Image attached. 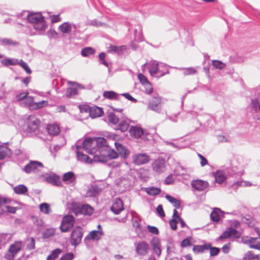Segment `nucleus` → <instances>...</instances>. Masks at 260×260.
<instances>
[{
    "mask_svg": "<svg viewBox=\"0 0 260 260\" xmlns=\"http://www.w3.org/2000/svg\"><path fill=\"white\" fill-rule=\"evenodd\" d=\"M117 95L116 93L112 91H106L103 93V96L105 98L110 100L117 98Z\"/></svg>",
    "mask_w": 260,
    "mask_h": 260,
    "instance_id": "de8ad7c7",
    "label": "nucleus"
},
{
    "mask_svg": "<svg viewBox=\"0 0 260 260\" xmlns=\"http://www.w3.org/2000/svg\"><path fill=\"white\" fill-rule=\"evenodd\" d=\"M118 156V153L114 150L109 149L106 145L101 153L94 155L93 159L94 161L106 162L108 158L115 159Z\"/></svg>",
    "mask_w": 260,
    "mask_h": 260,
    "instance_id": "39448f33",
    "label": "nucleus"
},
{
    "mask_svg": "<svg viewBox=\"0 0 260 260\" xmlns=\"http://www.w3.org/2000/svg\"><path fill=\"white\" fill-rule=\"evenodd\" d=\"M178 220L176 219H172L170 220L169 222L171 228L173 230H176L177 228V224L178 223Z\"/></svg>",
    "mask_w": 260,
    "mask_h": 260,
    "instance_id": "338daca9",
    "label": "nucleus"
},
{
    "mask_svg": "<svg viewBox=\"0 0 260 260\" xmlns=\"http://www.w3.org/2000/svg\"><path fill=\"white\" fill-rule=\"evenodd\" d=\"M144 86L145 89V92L147 94H150L153 91V88L151 83L148 82Z\"/></svg>",
    "mask_w": 260,
    "mask_h": 260,
    "instance_id": "4d7b16f0",
    "label": "nucleus"
},
{
    "mask_svg": "<svg viewBox=\"0 0 260 260\" xmlns=\"http://www.w3.org/2000/svg\"><path fill=\"white\" fill-rule=\"evenodd\" d=\"M214 177L215 181L219 184L224 182L226 179L224 173L221 171H217L214 174Z\"/></svg>",
    "mask_w": 260,
    "mask_h": 260,
    "instance_id": "2f4dec72",
    "label": "nucleus"
},
{
    "mask_svg": "<svg viewBox=\"0 0 260 260\" xmlns=\"http://www.w3.org/2000/svg\"><path fill=\"white\" fill-rule=\"evenodd\" d=\"M82 145L89 154H99L106 146V140L102 137L87 138L82 142Z\"/></svg>",
    "mask_w": 260,
    "mask_h": 260,
    "instance_id": "f257e3e1",
    "label": "nucleus"
},
{
    "mask_svg": "<svg viewBox=\"0 0 260 260\" xmlns=\"http://www.w3.org/2000/svg\"><path fill=\"white\" fill-rule=\"evenodd\" d=\"M250 106L255 112L260 111V98L256 97L252 99Z\"/></svg>",
    "mask_w": 260,
    "mask_h": 260,
    "instance_id": "7c9ffc66",
    "label": "nucleus"
},
{
    "mask_svg": "<svg viewBox=\"0 0 260 260\" xmlns=\"http://www.w3.org/2000/svg\"><path fill=\"white\" fill-rule=\"evenodd\" d=\"M240 236L241 233L240 232L233 228H229L219 236V239H222L229 237L238 238L240 237Z\"/></svg>",
    "mask_w": 260,
    "mask_h": 260,
    "instance_id": "4468645a",
    "label": "nucleus"
},
{
    "mask_svg": "<svg viewBox=\"0 0 260 260\" xmlns=\"http://www.w3.org/2000/svg\"><path fill=\"white\" fill-rule=\"evenodd\" d=\"M129 127V124L126 120L121 121L118 124L117 129L121 131V132H124L126 131Z\"/></svg>",
    "mask_w": 260,
    "mask_h": 260,
    "instance_id": "49530a36",
    "label": "nucleus"
},
{
    "mask_svg": "<svg viewBox=\"0 0 260 260\" xmlns=\"http://www.w3.org/2000/svg\"><path fill=\"white\" fill-rule=\"evenodd\" d=\"M40 211L44 214H49L51 212V209L49 204L43 203L39 206Z\"/></svg>",
    "mask_w": 260,
    "mask_h": 260,
    "instance_id": "58836bf2",
    "label": "nucleus"
},
{
    "mask_svg": "<svg viewBox=\"0 0 260 260\" xmlns=\"http://www.w3.org/2000/svg\"><path fill=\"white\" fill-rule=\"evenodd\" d=\"M165 197L176 208H180V202L178 200L168 194L166 195Z\"/></svg>",
    "mask_w": 260,
    "mask_h": 260,
    "instance_id": "ea45409f",
    "label": "nucleus"
},
{
    "mask_svg": "<svg viewBox=\"0 0 260 260\" xmlns=\"http://www.w3.org/2000/svg\"><path fill=\"white\" fill-rule=\"evenodd\" d=\"M191 184L196 190L200 191H203L209 186L208 182L202 180H193Z\"/></svg>",
    "mask_w": 260,
    "mask_h": 260,
    "instance_id": "dca6fc26",
    "label": "nucleus"
},
{
    "mask_svg": "<svg viewBox=\"0 0 260 260\" xmlns=\"http://www.w3.org/2000/svg\"><path fill=\"white\" fill-rule=\"evenodd\" d=\"M48 102L46 101H42L39 102L34 103L32 109H38L47 106Z\"/></svg>",
    "mask_w": 260,
    "mask_h": 260,
    "instance_id": "3c124183",
    "label": "nucleus"
},
{
    "mask_svg": "<svg viewBox=\"0 0 260 260\" xmlns=\"http://www.w3.org/2000/svg\"><path fill=\"white\" fill-rule=\"evenodd\" d=\"M74 224V217L72 215H67L62 218L59 228L62 232H67L73 227Z\"/></svg>",
    "mask_w": 260,
    "mask_h": 260,
    "instance_id": "6e6552de",
    "label": "nucleus"
},
{
    "mask_svg": "<svg viewBox=\"0 0 260 260\" xmlns=\"http://www.w3.org/2000/svg\"><path fill=\"white\" fill-rule=\"evenodd\" d=\"M149 249V245L145 241L139 242L136 246V251L140 255H146L148 253Z\"/></svg>",
    "mask_w": 260,
    "mask_h": 260,
    "instance_id": "f8f14e48",
    "label": "nucleus"
},
{
    "mask_svg": "<svg viewBox=\"0 0 260 260\" xmlns=\"http://www.w3.org/2000/svg\"><path fill=\"white\" fill-rule=\"evenodd\" d=\"M47 129L50 135H57L60 133V127L58 124L55 123L48 124Z\"/></svg>",
    "mask_w": 260,
    "mask_h": 260,
    "instance_id": "bb28decb",
    "label": "nucleus"
},
{
    "mask_svg": "<svg viewBox=\"0 0 260 260\" xmlns=\"http://www.w3.org/2000/svg\"><path fill=\"white\" fill-rule=\"evenodd\" d=\"M81 146L80 145H76V154L78 160L85 164L91 163L92 159H90L87 155L84 154L82 152H81Z\"/></svg>",
    "mask_w": 260,
    "mask_h": 260,
    "instance_id": "f3484780",
    "label": "nucleus"
},
{
    "mask_svg": "<svg viewBox=\"0 0 260 260\" xmlns=\"http://www.w3.org/2000/svg\"><path fill=\"white\" fill-rule=\"evenodd\" d=\"M166 163L164 159L156 160L152 164L153 170L157 173H161L165 170Z\"/></svg>",
    "mask_w": 260,
    "mask_h": 260,
    "instance_id": "aec40b11",
    "label": "nucleus"
},
{
    "mask_svg": "<svg viewBox=\"0 0 260 260\" xmlns=\"http://www.w3.org/2000/svg\"><path fill=\"white\" fill-rule=\"evenodd\" d=\"M0 151L3 153L5 157H10L12 155L11 150L6 146L1 147L0 148Z\"/></svg>",
    "mask_w": 260,
    "mask_h": 260,
    "instance_id": "603ef678",
    "label": "nucleus"
},
{
    "mask_svg": "<svg viewBox=\"0 0 260 260\" xmlns=\"http://www.w3.org/2000/svg\"><path fill=\"white\" fill-rule=\"evenodd\" d=\"M146 66H147L151 76L159 78L169 74V69L167 66L163 63H159L155 60L145 63L142 66V70L143 72L145 71Z\"/></svg>",
    "mask_w": 260,
    "mask_h": 260,
    "instance_id": "f03ea898",
    "label": "nucleus"
},
{
    "mask_svg": "<svg viewBox=\"0 0 260 260\" xmlns=\"http://www.w3.org/2000/svg\"><path fill=\"white\" fill-rule=\"evenodd\" d=\"M161 100L159 96H154L149 102L148 108L157 113H160L161 111Z\"/></svg>",
    "mask_w": 260,
    "mask_h": 260,
    "instance_id": "9b49d317",
    "label": "nucleus"
},
{
    "mask_svg": "<svg viewBox=\"0 0 260 260\" xmlns=\"http://www.w3.org/2000/svg\"><path fill=\"white\" fill-rule=\"evenodd\" d=\"M23 14L26 15L27 21L34 24L35 29L37 30L45 29L46 24L44 17L40 13H29L28 11H25Z\"/></svg>",
    "mask_w": 260,
    "mask_h": 260,
    "instance_id": "7ed1b4c3",
    "label": "nucleus"
},
{
    "mask_svg": "<svg viewBox=\"0 0 260 260\" xmlns=\"http://www.w3.org/2000/svg\"><path fill=\"white\" fill-rule=\"evenodd\" d=\"M138 78L140 80V82L144 85L149 82L147 78L142 74H139L138 75Z\"/></svg>",
    "mask_w": 260,
    "mask_h": 260,
    "instance_id": "bf43d9fd",
    "label": "nucleus"
},
{
    "mask_svg": "<svg viewBox=\"0 0 260 260\" xmlns=\"http://www.w3.org/2000/svg\"><path fill=\"white\" fill-rule=\"evenodd\" d=\"M151 245L154 253L158 256H159L161 254V250L159 240L157 238H154L151 242Z\"/></svg>",
    "mask_w": 260,
    "mask_h": 260,
    "instance_id": "cd10ccee",
    "label": "nucleus"
},
{
    "mask_svg": "<svg viewBox=\"0 0 260 260\" xmlns=\"http://www.w3.org/2000/svg\"><path fill=\"white\" fill-rule=\"evenodd\" d=\"M246 243L249 244L250 248L260 250V242L257 238H250Z\"/></svg>",
    "mask_w": 260,
    "mask_h": 260,
    "instance_id": "c756f323",
    "label": "nucleus"
},
{
    "mask_svg": "<svg viewBox=\"0 0 260 260\" xmlns=\"http://www.w3.org/2000/svg\"><path fill=\"white\" fill-rule=\"evenodd\" d=\"M43 164L39 161L30 160L23 168V171L27 174L37 173L40 171V168H43Z\"/></svg>",
    "mask_w": 260,
    "mask_h": 260,
    "instance_id": "0eeeda50",
    "label": "nucleus"
},
{
    "mask_svg": "<svg viewBox=\"0 0 260 260\" xmlns=\"http://www.w3.org/2000/svg\"><path fill=\"white\" fill-rule=\"evenodd\" d=\"M221 211L219 209H215L210 214V217L214 221H218L220 218Z\"/></svg>",
    "mask_w": 260,
    "mask_h": 260,
    "instance_id": "e433bc0d",
    "label": "nucleus"
},
{
    "mask_svg": "<svg viewBox=\"0 0 260 260\" xmlns=\"http://www.w3.org/2000/svg\"><path fill=\"white\" fill-rule=\"evenodd\" d=\"M115 145L117 151L121 157L126 158L128 156L129 151L125 147L117 142H115Z\"/></svg>",
    "mask_w": 260,
    "mask_h": 260,
    "instance_id": "4be33fe9",
    "label": "nucleus"
},
{
    "mask_svg": "<svg viewBox=\"0 0 260 260\" xmlns=\"http://www.w3.org/2000/svg\"><path fill=\"white\" fill-rule=\"evenodd\" d=\"M61 250L59 249L54 250L51 254H50L47 259V260H55L58 257L59 254L60 253Z\"/></svg>",
    "mask_w": 260,
    "mask_h": 260,
    "instance_id": "c03bdc74",
    "label": "nucleus"
},
{
    "mask_svg": "<svg viewBox=\"0 0 260 260\" xmlns=\"http://www.w3.org/2000/svg\"><path fill=\"white\" fill-rule=\"evenodd\" d=\"M255 255L251 251H248L245 254L244 260H255Z\"/></svg>",
    "mask_w": 260,
    "mask_h": 260,
    "instance_id": "052dcab7",
    "label": "nucleus"
},
{
    "mask_svg": "<svg viewBox=\"0 0 260 260\" xmlns=\"http://www.w3.org/2000/svg\"><path fill=\"white\" fill-rule=\"evenodd\" d=\"M98 230L90 232L86 236V239L88 240H98L104 235V233L102 230L101 225L99 224L98 226Z\"/></svg>",
    "mask_w": 260,
    "mask_h": 260,
    "instance_id": "2eb2a0df",
    "label": "nucleus"
},
{
    "mask_svg": "<svg viewBox=\"0 0 260 260\" xmlns=\"http://www.w3.org/2000/svg\"><path fill=\"white\" fill-rule=\"evenodd\" d=\"M196 73V70L193 68H186L184 70V74L186 75L194 74Z\"/></svg>",
    "mask_w": 260,
    "mask_h": 260,
    "instance_id": "0e129e2a",
    "label": "nucleus"
},
{
    "mask_svg": "<svg viewBox=\"0 0 260 260\" xmlns=\"http://www.w3.org/2000/svg\"><path fill=\"white\" fill-rule=\"evenodd\" d=\"M76 180V177L73 172L65 173L62 177V180L67 183H73Z\"/></svg>",
    "mask_w": 260,
    "mask_h": 260,
    "instance_id": "c85d7f7f",
    "label": "nucleus"
},
{
    "mask_svg": "<svg viewBox=\"0 0 260 260\" xmlns=\"http://www.w3.org/2000/svg\"><path fill=\"white\" fill-rule=\"evenodd\" d=\"M149 160V156L144 153L137 154L133 157V161L136 165L146 164Z\"/></svg>",
    "mask_w": 260,
    "mask_h": 260,
    "instance_id": "ddd939ff",
    "label": "nucleus"
},
{
    "mask_svg": "<svg viewBox=\"0 0 260 260\" xmlns=\"http://www.w3.org/2000/svg\"><path fill=\"white\" fill-rule=\"evenodd\" d=\"M24 128L27 133L32 135L38 130L40 121L34 115H29L24 118Z\"/></svg>",
    "mask_w": 260,
    "mask_h": 260,
    "instance_id": "20e7f679",
    "label": "nucleus"
},
{
    "mask_svg": "<svg viewBox=\"0 0 260 260\" xmlns=\"http://www.w3.org/2000/svg\"><path fill=\"white\" fill-rule=\"evenodd\" d=\"M27 74H30L31 73V70L29 68L27 64L23 61L22 60L18 61V63Z\"/></svg>",
    "mask_w": 260,
    "mask_h": 260,
    "instance_id": "864d4df0",
    "label": "nucleus"
},
{
    "mask_svg": "<svg viewBox=\"0 0 260 260\" xmlns=\"http://www.w3.org/2000/svg\"><path fill=\"white\" fill-rule=\"evenodd\" d=\"M147 229L150 233L153 234L158 235L159 233L158 229L155 226L148 225Z\"/></svg>",
    "mask_w": 260,
    "mask_h": 260,
    "instance_id": "e2e57ef3",
    "label": "nucleus"
},
{
    "mask_svg": "<svg viewBox=\"0 0 260 260\" xmlns=\"http://www.w3.org/2000/svg\"><path fill=\"white\" fill-rule=\"evenodd\" d=\"M7 234H0V248L8 242Z\"/></svg>",
    "mask_w": 260,
    "mask_h": 260,
    "instance_id": "13d9d810",
    "label": "nucleus"
},
{
    "mask_svg": "<svg viewBox=\"0 0 260 260\" xmlns=\"http://www.w3.org/2000/svg\"><path fill=\"white\" fill-rule=\"evenodd\" d=\"M108 119L110 123L116 124L119 121L118 117L113 113H110L108 116Z\"/></svg>",
    "mask_w": 260,
    "mask_h": 260,
    "instance_id": "a18cd8bd",
    "label": "nucleus"
},
{
    "mask_svg": "<svg viewBox=\"0 0 260 260\" xmlns=\"http://www.w3.org/2000/svg\"><path fill=\"white\" fill-rule=\"evenodd\" d=\"M28 243L26 245L27 249L29 250L34 249L35 248V240L34 238L27 239Z\"/></svg>",
    "mask_w": 260,
    "mask_h": 260,
    "instance_id": "5fc2aeb1",
    "label": "nucleus"
},
{
    "mask_svg": "<svg viewBox=\"0 0 260 260\" xmlns=\"http://www.w3.org/2000/svg\"><path fill=\"white\" fill-rule=\"evenodd\" d=\"M186 172L185 168L181 166L178 165L176 167L174 173L176 176H181L185 174Z\"/></svg>",
    "mask_w": 260,
    "mask_h": 260,
    "instance_id": "09e8293b",
    "label": "nucleus"
},
{
    "mask_svg": "<svg viewBox=\"0 0 260 260\" xmlns=\"http://www.w3.org/2000/svg\"><path fill=\"white\" fill-rule=\"evenodd\" d=\"M135 181V177L131 175L126 178H122L120 184L123 186L126 189H129L134 185Z\"/></svg>",
    "mask_w": 260,
    "mask_h": 260,
    "instance_id": "6ab92c4d",
    "label": "nucleus"
},
{
    "mask_svg": "<svg viewBox=\"0 0 260 260\" xmlns=\"http://www.w3.org/2000/svg\"><path fill=\"white\" fill-rule=\"evenodd\" d=\"M210 247V243L205 244L202 245H195L193 247V251L196 253L204 252L205 250H208Z\"/></svg>",
    "mask_w": 260,
    "mask_h": 260,
    "instance_id": "72a5a7b5",
    "label": "nucleus"
},
{
    "mask_svg": "<svg viewBox=\"0 0 260 260\" xmlns=\"http://www.w3.org/2000/svg\"><path fill=\"white\" fill-rule=\"evenodd\" d=\"M103 114L102 109L96 106L91 107L89 110V116L92 118L100 117Z\"/></svg>",
    "mask_w": 260,
    "mask_h": 260,
    "instance_id": "a878e982",
    "label": "nucleus"
},
{
    "mask_svg": "<svg viewBox=\"0 0 260 260\" xmlns=\"http://www.w3.org/2000/svg\"><path fill=\"white\" fill-rule=\"evenodd\" d=\"M123 202L119 198H116L114 200L113 203L111 207V211L115 214H119L123 210Z\"/></svg>",
    "mask_w": 260,
    "mask_h": 260,
    "instance_id": "a211bd4d",
    "label": "nucleus"
},
{
    "mask_svg": "<svg viewBox=\"0 0 260 260\" xmlns=\"http://www.w3.org/2000/svg\"><path fill=\"white\" fill-rule=\"evenodd\" d=\"M83 237L82 229L80 226L76 227L71 236V243L73 246L78 245L81 241Z\"/></svg>",
    "mask_w": 260,
    "mask_h": 260,
    "instance_id": "1a4fd4ad",
    "label": "nucleus"
},
{
    "mask_svg": "<svg viewBox=\"0 0 260 260\" xmlns=\"http://www.w3.org/2000/svg\"><path fill=\"white\" fill-rule=\"evenodd\" d=\"M132 223L133 226L137 229L139 230L140 229V221L138 218L137 217H133L132 219Z\"/></svg>",
    "mask_w": 260,
    "mask_h": 260,
    "instance_id": "69168bd1",
    "label": "nucleus"
},
{
    "mask_svg": "<svg viewBox=\"0 0 260 260\" xmlns=\"http://www.w3.org/2000/svg\"><path fill=\"white\" fill-rule=\"evenodd\" d=\"M210 250V253L211 256H215L218 254L219 252V249L217 247H212L211 244H210V247L208 249Z\"/></svg>",
    "mask_w": 260,
    "mask_h": 260,
    "instance_id": "680f3d73",
    "label": "nucleus"
},
{
    "mask_svg": "<svg viewBox=\"0 0 260 260\" xmlns=\"http://www.w3.org/2000/svg\"><path fill=\"white\" fill-rule=\"evenodd\" d=\"M68 83L71 87L68 88L66 91V96L68 98H71L78 94V90L83 89L84 86L77 82L73 81H68Z\"/></svg>",
    "mask_w": 260,
    "mask_h": 260,
    "instance_id": "9d476101",
    "label": "nucleus"
},
{
    "mask_svg": "<svg viewBox=\"0 0 260 260\" xmlns=\"http://www.w3.org/2000/svg\"><path fill=\"white\" fill-rule=\"evenodd\" d=\"M0 43L4 46H16L18 45V42L8 38H3L0 40Z\"/></svg>",
    "mask_w": 260,
    "mask_h": 260,
    "instance_id": "4c0bfd02",
    "label": "nucleus"
},
{
    "mask_svg": "<svg viewBox=\"0 0 260 260\" xmlns=\"http://www.w3.org/2000/svg\"><path fill=\"white\" fill-rule=\"evenodd\" d=\"M93 211L92 207L87 204L82 205L79 209L80 212L84 215H90Z\"/></svg>",
    "mask_w": 260,
    "mask_h": 260,
    "instance_id": "c9c22d12",
    "label": "nucleus"
},
{
    "mask_svg": "<svg viewBox=\"0 0 260 260\" xmlns=\"http://www.w3.org/2000/svg\"><path fill=\"white\" fill-rule=\"evenodd\" d=\"M126 50V46L125 45L116 46L110 45L108 48V51L109 52H114L118 55L122 54L124 51Z\"/></svg>",
    "mask_w": 260,
    "mask_h": 260,
    "instance_id": "393cba45",
    "label": "nucleus"
},
{
    "mask_svg": "<svg viewBox=\"0 0 260 260\" xmlns=\"http://www.w3.org/2000/svg\"><path fill=\"white\" fill-rule=\"evenodd\" d=\"M45 180L48 183L56 186H60L61 184L59 177L55 174L47 175L45 176Z\"/></svg>",
    "mask_w": 260,
    "mask_h": 260,
    "instance_id": "412c9836",
    "label": "nucleus"
},
{
    "mask_svg": "<svg viewBox=\"0 0 260 260\" xmlns=\"http://www.w3.org/2000/svg\"><path fill=\"white\" fill-rule=\"evenodd\" d=\"M146 191L150 196H155L159 194L161 190L158 187H150L146 188Z\"/></svg>",
    "mask_w": 260,
    "mask_h": 260,
    "instance_id": "a19ab883",
    "label": "nucleus"
},
{
    "mask_svg": "<svg viewBox=\"0 0 260 260\" xmlns=\"http://www.w3.org/2000/svg\"><path fill=\"white\" fill-rule=\"evenodd\" d=\"M95 53L94 50L91 47H86L82 49L81 54L83 56H88L93 54Z\"/></svg>",
    "mask_w": 260,
    "mask_h": 260,
    "instance_id": "37998d69",
    "label": "nucleus"
},
{
    "mask_svg": "<svg viewBox=\"0 0 260 260\" xmlns=\"http://www.w3.org/2000/svg\"><path fill=\"white\" fill-rule=\"evenodd\" d=\"M100 191V189L97 186H91L87 190L86 196L89 197L96 196Z\"/></svg>",
    "mask_w": 260,
    "mask_h": 260,
    "instance_id": "473e14b6",
    "label": "nucleus"
},
{
    "mask_svg": "<svg viewBox=\"0 0 260 260\" xmlns=\"http://www.w3.org/2000/svg\"><path fill=\"white\" fill-rule=\"evenodd\" d=\"M74 255L72 253H68L64 255L60 260H72Z\"/></svg>",
    "mask_w": 260,
    "mask_h": 260,
    "instance_id": "774afa93",
    "label": "nucleus"
},
{
    "mask_svg": "<svg viewBox=\"0 0 260 260\" xmlns=\"http://www.w3.org/2000/svg\"><path fill=\"white\" fill-rule=\"evenodd\" d=\"M22 247V242L18 241L10 246L8 252L5 254V257L8 260H13L16 254L21 250Z\"/></svg>",
    "mask_w": 260,
    "mask_h": 260,
    "instance_id": "423d86ee",
    "label": "nucleus"
},
{
    "mask_svg": "<svg viewBox=\"0 0 260 260\" xmlns=\"http://www.w3.org/2000/svg\"><path fill=\"white\" fill-rule=\"evenodd\" d=\"M55 234V230L53 229L46 230L44 233V237L46 238L53 236Z\"/></svg>",
    "mask_w": 260,
    "mask_h": 260,
    "instance_id": "6e6d98bb",
    "label": "nucleus"
},
{
    "mask_svg": "<svg viewBox=\"0 0 260 260\" xmlns=\"http://www.w3.org/2000/svg\"><path fill=\"white\" fill-rule=\"evenodd\" d=\"M130 135L136 138H140L144 134L143 129L139 126H132L129 130Z\"/></svg>",
    "mask_w": 260,
    "mask_h": 260,
    "instance_id": "5701e85b",
    "label": "nucleus"
},
{
    "mask_svg": "<svg viewBox=\"0 0 260 260\" xmlns=\"http://www.w3.org/2000/svg\"><path fill=\"white\" fill-rule=\"evenodd\" d=\"M34 99L32 96H27L24 101H23L22 103H21V104L23 105L24 106L29 107L30 108L32 109L34 103Z\"/></svg>",
    "mask_w": 260,
    "mask_h": 260,
    "instance_id": "79ce46f5",
    "label": "nucleus"
},
{
    "mask_svg": "<svg viewBox=\"0 0 260 260\" xmlns=\"http://www.w3.org/2000/svg\"><path fill=\"white\" fill-rule=\"evenodd\" d=\"M14 191L17 194H25L28 191L27 187L23 184L18 185L13 188Z\"/></svg>",
    "mask_w": 260,
    "mask_h": 260,
    "instance_id": "f704fd0d",
    "label": "nucleus"
},
{
    "mask_svg": "<svg viewBox=\"0 0 260 260\" xmlns=\"http://www.w3.org/2000/svg\"><path fill=\"white\" fill-rule=\"evenodd\" d=\"M212 66L216 69L221 70L225 67V64L218 60H213L212 62Z\"/></svg>",
    "mask_w": 260,
    "mask_h": 260,
    "instance_id": "8fccbe9b",
    "label": "nucleus"
},
{
    "mask_svg": "<svg viewBox=\"0 0 260 260\" xmlns=\"http://www.w3.org/2000/svg\"><path fill=\"white\" fill-rule=\"evenodd\" d=\"M73 27L76 28V26L69 22H64L59 26V30L63 34H70Z\"/></svg>",
    "mask_w": 260,
    "mask_h": 260,
    "instance_id": "b1692460",
    "label": "nucleus"
}]
</instances>
